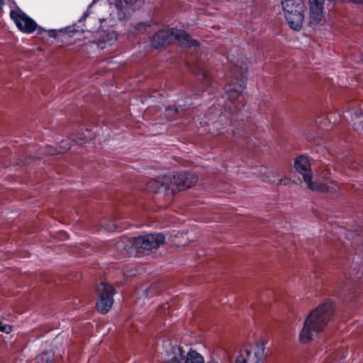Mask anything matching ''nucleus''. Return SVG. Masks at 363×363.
I'll return each mask as SVG.
<instances>
[{
  "label": "nucleus",
  "mask_w": 363,
  "mask_h": 363,
  "mask_svg": "<svg viewBox=\"0 0 363 363\" xmlns=\"http://www.w3.org/2000/svg\"><path fill=\"white\" fill-rule=\"evenodd\" d=\"M53 357L49 355L48 352H43L40 356L37 357L34 363H52Z\"/></svg>",
  "instance_id": "aec40b11"
},
{
  "label": "nucleus",
  "mask_w": 363,
  "mask_h": 363,
  "mask_svg": "<svg viewBox=\"0 0 363 363\" xmlns=\"http://www.w3.org/2000/svg\"><path fill=\"white\" fill-rule=\"evenodd\" d=\"M353 125H354V128L356 129L355 128V125H356L355 123H353Z\"/></svg>",
  "instance_id": "72a5a7b5"
},
{
  "label": "nucleus",
  "mask_w": 363,
  "mask_h": 363,
  "mask_svg": "<svg viewBox=\"0 0 363 363\" xmlns=\"http://www.w3.org/2000/svg\"><path fill=\"white\" fill-rule=\"evenodd\" d=\"M334 312L333 303L327 301L318 306L307 316L300 333L301 343L309 342L314 334L321 332L328 324Z\"/></svg>",
  "instance_id": "f03ea898"
},
{
  "label": "nucleus",
  "mask_w": 363,
  "mask_h": 363,
  "mask_svg": "<svg viewBox=\"0 0 363 363\" xmlns=\"http://www.w3.org/2000/svg\"><path fill=\"white\" fill-rule=\"evenodd\" d=\"M294 167L296 170L303 176L304 182L311 190L326 193L336 192L335 189L324 184L312 182L313 174L311 169V163L307 157L304 155L297 157L294 161Z\"/></svg>",
  "instance_id": "39448f33"
},
{
  "label": "nucleus",
  "mask_w": 363,
  "mask_h": 363,
  "mask_svg": "<svg viewBox=\"0 0 363 363\" xmlns=\"http://www.w3.org/2000/svg\"><path fill=\"white\" fill-rule=\"evenodd\" d=\"M236 134H238V132L236 133L235 130H233V135H234V136H235V135H236Z\"/></svg>",
  "instance_id": "2f4dec72"
},
{
  "label": "nucleus",
  "mask_w": 363,
  "mask_h": 363,
  "mask_svg": "<svg viewBox=\"0 0 363 363\" xmlns=\"http://www.w3.org/2000/svg\"><path fill=\"white\" fill-rule=\"evenodd\" d=\"M228 109L231 114H236L238 113V108L233 101H230V104L228 106Z\"/></svg>",
  "instance_id": "5701e85b"
},
{
  "label": "nucleus",
  "mask_w": 363,
  "mask_h": 363,
  "mask_svg": "<svg viewBox=\"0 0 363 363\" xmlns=\"http://www.w3.org/2000/svg\"><path fill=\"white\" fill-rule=\"evenodd\" d=\"M162 289L160 283L154 282L151 284L150 286L145 290V292L147 294V296L149 294L154 296L158 294Z\"/></svg>",
  "instance_id": "a211bd4d"
},
{
  "label": "nucleus",
  "mask_w": 363,
  "mask_h": 363,
  "mask_svg": "<svg viewBox=\"0 0 363 363\" xmlns=\"http://www.w3.org/2000/svg\"><path fill=\"white\" fill-rule=\"evenodd\" d=\"M174 42L184 48L200 45L199 42L191 38L187 32L175 28L161 29L150 38L151 45L155 49L165 48Z\"/></svg>",
  "instance_id": "7ed1b4c3"
},
{
  "label": "nucleus",
  "mask_w": 363,
  "mask_h": 363,
  "mask_svg": "<svg viewBox=\"0 0 363 363\" xmlns=\"http://www.w3.org/2000/svg\"><path fill=\"white\" fill-rule=\"evenodd\" d=\"M138 1V0H115L114 5L118 11V15H121L120 12L125 14L124 11L134 6Z\"/></svg>",
  "instance_id": "4468645a"
},
{
  "label": "nucleus",
  "mask_w": 363,
  "mask_h": 363,
  "mask_svg": "<svg viewBox=\"0 0 363 363\" xmlns=\"http://www.w3.org/2000/svg\"><path fill=\"white\" fill-rule=\"evenodd\" d=\"M116 292L114 287L106 282H101L96 288L99 300L96 303V310L103 313H107L113 303V295Z\"/></svg>",
  "instance_id": "423d86ee"
},
{
  "label": "nucleus",
  "mask_w": 363,
  "mask_h": 363,
  "mask_svg": "<svg viewBox=\"0 0 363 363\" xmlns=\"http://www.w3.org/2000/svg\"><path fill=\"white\" fill-rule=\"evenodd\" d=\"M190 69L193 73H194L197 77H200L201 79L204 80L208 78V74L202 67L198 65H193L190 67Z\"/></svg>",
  "instance_id": "f3484780"
},
{
  "label": "nucleus",
  "mask_w": 363,
  "mask_h": 363,
  "mask_svg": "<svg viewBox=\"0 0 363 363\" xmlns=\"http://www.w3.org/2000/svg\"><path fill=\"white\" fill-rule=\"evenodd\" d=\"M4 4V0H0V10L2 9Z\"/></svg>",
  "instance_id": "7c9ffc66"
},
{
  "label": "nucleus",
  "mask_w": 363,
  "mask_h": 363,
  "mask_svg": "<svg viewBox=\"0 0 363 363\" xmlns=\"http://www.w3.org/2000/svg\"><path fill=\"white\" fill-rule=\"evenodd\" d=\"M264 345L257 344L254 353L248 348L242 349L235 363H259L264 358Z\"/></svg>",
  "instance_id": "9b49d317"
},
{
  "label": "nucleus",
  "mask_w": 363,
  "mask_h": 363,
  "mask_svg": "<svg viewBox=\"0 0 363 363\" xmlns=\"http://www.w3.org/2000/svg\"><path fill=\"white\" fill-rule=\"evenodd\" d=\"M47 32H48V35L50 37H52V38H56L57 37V31L55 30H49Z\"/></svg>",
  "instance_id": "a878e982"
},
{
  "label": "nucleus",
  "mask_w": 363,
  "mask_h": 363,
  "mask_svg": "<svg viewBox=\"0 0 363 363\" xmlns=\"http://www.w3.org/2000/svg\"><path fill=\"white\" fill-rule=\"evenodd\" d=\"M353 279L351 277H347L346 276V280L345 283L344 284V286L342 287L341 291L343 295L347 296L351 294V291L352 289V286L354 285L353 284Z\"/></svg>",
  "instance_id": "6ab92c4d"
},
{
  "label": "nucleus",
  "mask_w": 363,
  "mask_h": 363,
  "mask_svg": "<svg viewBox=\"0 0 363 363\" xmlns=\"http://www.w3.org/2000/svg\"><path fill=\"white\" fill-rule=\"evenodd\" d=\"M356 274H358V272H356ZM352 275H354L353 274H351L350 273L348 275L347 274L346 276H347V277H351L352 279H353V284H355L357 283V279L358 278H359L360 277L359 276H357L355 275L354 277H352Z\"/></svg>",
  "instance_id": "bb28decb"
},
{
  "label": "nucleus",
  "mask_w": 363,
  "mask_h": 363,
  "mask_svg": "<svg viewBox=\"0 0 363 363\" xmlns=\"http://www.w3.org/2000/svg\"><path fill=\"white\" fill-rule=\"evenodd\" d=\"M198 179V176L193 172H172L149 180L146 184V189L158 194L167 203H170L177 192L192 187L196 184Z\"/></svg>",
  "instance_id": "f257e3e1"
},
{
  "label": "nucleus",
  "mask_w": 363,
  "mask_h": 363,
  "mask_svg": "<svg viewBox=\"0 0 363 363\" xmlns=\"http://www.w3.org/2000/svg\"><path fill=\"white\" fill-rule=\"evenodd\" d=\"M150 25H147L149 26ZM147 26L144 23H139L135 26V28L143 33L145 30Z\"/></svg>",
  "instance_id": "b1692460"
},
{
  "label": "nucleus",
  "mask_w": 363,
  "mask_h": 363,
  "mask_svg": "<svg viewBox=\"0 0 363 363\" xmlns=\"http://www.w3.org/2000/svg\"><path fill=\"white\" fill-rule=\"evenodd\" d=\"M38 30V35H40L43 33V32L45 31L43 28L40 27V26H38L37 29Z\"/></svg>",
  "instance_id": "c85d7f7f"
},
{
  "label": "nucleus",
  "mask_w": 363,
  "mask_h": 363,
  "mask_svg": "<svg viewBox=\"0 0 363 363\" xmlns=\"http://www.w3.org/2000/svg\"><path fill=\"white\" fill-rule=\"evenodd\" d=\"M174 355L164 363H204L203 357L198 352L190 350L186 355L181 347L172 349Z\"/></svg>",
  "instance_id": "1a4fd4ad"
},
{
  "label": "nucleus",
  "mask_w": 363,
  "mask_h": 363,
  "mask_svg": "<svg viewBox=\"0 0 363 363\" xmlns=\"http://www.w3.org/2000/svg\"><path fill=\"white\" fill-rule=\"evenodd\" d=\"M350 2H352L356 4L363 5V0H348Z\"/></svg>",
  "instance_id": "cd10ccee"
},
{
  "label": "nucleus",
  "mask_w": 363,
  "mask_h": 363,
  "mask_svg": "<svg viewBox=\"0 0 363 363\" xmlns=\"http://www.w3.org/2000/svg\"><path fill=\"white\" fill-rule=\"evenodd\" d=\"M289 182H290V180L289 179H286V178L280 179H279L278 182L277 183V186H280L282 184L286 185V184H289Z\"/></svg>",
  "instance_id": "393cba45"
},
{
  "label": "nucleus",
  "mask_w": 363,
  "mask_h": 363,
  "mask_svg": "<svg viewBox=\"0 0 363 363\" xmlns=\"http://www.w3.org/2000/svg\"><path fill=\"white\" fill-rule=\"evenodd\" d=\"M246 72L247 68H242L240 74H235L234 78L225 85V93L230 101L236 100L246 88Z\"/></svg>",
  "instance_id": "0eeeda50"
},
{
  "label": "nucleus",
  "mask_w": 363,
  "mask_h": 363,
  "mask_svg": "<svg viewBox=\"0 0 363 363\" xmlns=\"http://www.w3.org/2000/svg\"><path fill=\"white\" fill-rule=\"evenodd\" d=\"M60 147L62 148V150H59V153H63L70 149V145L67 140H62L60 143Z\"/></svg>",
  "instance_id": "4be33fe9"
},
{
  "label": "nucleus",
  "mask_w": 363,
  "mask_h": 363,
  "mask_svg": "<svg viewBox=\"0 0 363 363\" xmlns=\"http://www.w3.org/2000/svg\"><path fill=\"white\" fill-rule=\"evenodd\" d=\"M164 115L169 121H174L179 118V113L177 106H170L165 109Z\"/></svg>",
  "instance_id": "dca6fc26"
},
{
  "label": "nucleus",
  "mask_w": 363,
  "mask_h": 363,
  "mask_svg": "<svg viewBox=\"0 0 363 363\" xmlns=\"http://www.w3.org/2000/svg\"><path fill=\"white\" fill-rule=\"evenodd\" d=\"M13 330V325L5 324L3 321L0 320V331L6 334L11 333Z\"/></svg>",
  "instance_id": "412c9836"
},
{
  "label": "nucleus",
  "mask_w": 363,
  "mask_h": 363,
  "mask_svg": "<svg viewBox=\"0 0 363 363\" xmlns=\"http://www.w3.org/2000/svg\"><path fill=\"white\" fill-rule=\"evenodd\" d=\"M116 228V225L114 223H112V225L107 228L108 230H114Z\"/></svg>",
  "instance_id": "c756f323"
},
{
  "label": "nucleus",
  "mask_w": 363,
  "mask_h": 363,
  "mask_svg": "<svg viewBox=\"0 0 363 363\" xmlns=\"http://www.w3.org/2000/svg\"><path fill=\"white\" fill-rule=\"evenodd\" d=\"M284 13L305 12L306 6L303 0H281Z\"/></svg>",
  "instance_id": "f8f14e48"
},
{
  "label": "nucleus",
  "mask_w": 363,
  "mask_h": 363,
  "mask_svg": "<svg viewBox=\"0 0 363 363\" xmlns=\"http://www.w3.org/2000/svg\"><path fill=\"white\" fill-rule=\"evenodd\" d=\"M304 12L284 13L286 22L292 30H300L304 23Z\"/></svg>",
  "instance_id": "ddd939ff"
},
{
  "label": "nucleus",
  "mask_w": 363,
  "mask_h": 363,
  "mask_svg": "<svg viewBox=\"0 0 363 363\" xmlns=\"http://www.w3.org/2000/svg\"><path fill=\"white\" fill-rule=\"evenodd\" d=\"M309 14L306 21L308 27L315 29L325 22L323 9L325 0H308Z\"/></svg>",
  "instance_id": "6e6552de"
},
{
  "label": "nucleus",
  "mask_w": 363,
  "mask_h": 363,
  "mask_svg": "<svg viewBox=\"0 0 363 363\" xmlns=\"http://www.w3.org/2000/svg\"><path fill=\"white\" fill-rule=\"evenodd\" d=\"M346 113L352 121H353L354 119L363 116L362 109L357 106H352L351 108H348Z\"/></svg>",
  "instance_id": "2eb2a0df"
},
{
  "label": "nucleus",
  "mask_w": 363,
  "mask_h": 363,
  "mask_svg": "<svg viewBox=\"0 0 363 363\" xmlns=\"http://www.w3.org/2000/svg\"><path fill=\"white\" fill-rule=\"evenodd\" d=\"M165 237L162 233L148 234L138 238H122L116 242V248L120 251H125V244L128 242L138 251L150 250L159 247L164 242Z\"/></svg>",
  "instance_id": "20e7f679"
},
{
  "label": "nucleus",
  "mask_w": 363,
  "mask_h": 363,
  "mask_svg": "<svg viewBox=\"0 0 363 363\" xmlns=\"http://www.w3.org/2000/svg\"><path fill=\"white\" fill-rule=\"evenodd\" d=\"M10 16L18 28L23 33H33L38 28L37 23L20 9L11 10Z\"/></svg>",
  "instance_id": "9d476101"
},
{
  "label": "nucleus",
  "mask_w": 363,
  "mask_h": 363,
  "mask_svg": "<svg viewBox=\"0 0 363 363\" xmlns=\"http://www.w3.org/2000/svg\"><path fill=\"white\" fill-rule=\"evenodd\" d=\"M26 164H29L30 163V161L29 160H27V161H25L24 162Z\"/></svg>",
  "instance_id": "473e14b6"
}]
</instances>
